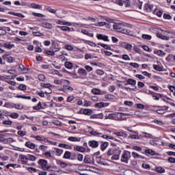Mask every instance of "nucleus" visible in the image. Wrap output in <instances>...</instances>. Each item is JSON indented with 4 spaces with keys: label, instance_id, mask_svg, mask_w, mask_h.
<instances>
[{
    "label": "nucleus",
    "instance_id": "obj_1",
    "mask_svg": "<svg viewBox=\"0 0 175 175\" xmlns=\"http://www.w3.org/2000/svg\"><path fill=\"white\" fill-rule=\"evenodd\" d=\"M122 150L120 148H110L107 152V157H111L112 161H120V157L121 156Z\"/></svg>",
    "mask_w": 175,
    "mask_h": 175
},
{
    "label": "nucleus",
    "instance_id": "obj_2",
    "mask_svg": "<svg viewBox=\"0 0 175 175\" xmlns=\"http://www.w3.org/2000/svg\"><path fill=\"white\" fill-rule=\"evenodd\" d=\"M105 118L106 120H115L116 121H121V120H122V113L120 112L109 113L106 115Z\"/></svg>",
    "mask_w": 175,
    "mask_h": 175
},
{
    "label": "nucleus",
    "instance_id": "obj_3",
    "mask_svg": "<svg viewBox=\"0 0 175 175\" xmlns=\"http://www.w3.org/2000/svg\"><path fill=\"white\" fill-rule=\"evenodd\" d=\"M132 158V155L131 154V152L128 150H124L122 154L120 161L123 163H129V159Z\"/></svg>",
    "mask_w": 175,
    "mask_h": 175
},
{
    "label": "nucleus",
    "instance_id": "obj_4",
    "mask_svg": "<svg viewBox=\"0 0 175 175\" xmlns=\"http://www.w3.org/2000/svg\"><path fill=\"white\" fill-rule=\"evenodd\" d=\"M124 85H132L133 87H135V88L124 87V90H132L133 91L134 90H136V80L133 79H129L126 80V83H124Z\"/></svg>",
    "mask_w": 175,
    "mask_h": 175
},
{
    "label": "nucleus",
    "instance_id": "obj_5",
    "mask_svg": "<svg viewBox=\"0 0 175 175\" xmlns=\"http://www.w3.org/2000/svg\"><path fill=\"white\" fill-rule=\"evenodd\" d=\"M38 165L40 166L42 170H50V165H47V160L40 159L38 161Z\"/></svg>",
    "mask_w": 175,
    "mask_h": 175
},
{
    "label": "nucleus",
    "instance_id": "obj_6",
    "mask_svg": "<svg viewBox=\"0 0 175 175\" xmlns=\"http://www.w3.org/2000/svg\"><path fill=\"white\" fill-rule=\"evenodd\" d=\"M130 0H126V1H122V0H113L114 3H116V5H119V6H123L125 5L126 8H129L131 6V2Z\"/></svg>",
    "mask_w": 175,
    "mask_h": 175
},
{
    "label": "nucleus",
    "instance_id": "obj_7",
    "mask_svg": "<svg viewBox=\"0 0 175 175\" xmlns=\"http://www.w3.org/2000/svg\"><path fill=\"white\" fill-rule=\"evenodd\" d=\"M121 22H119L118 23H114L113 25V28L114 31H116V32H120V33H122L124 31V28L121 27Z\"/></svg>",
    "mask_w": 175,
    "mask_h": 175
},
{
    "label": "nucleus",
    "instance_id": "obj_8",
    "mask_svg": "<svg viewBox=\"0 0 175 175\" xmlns=\"http://www.w3.org/2000/svg\"><path fill=\"white\" fill-rule=\"evenodd\" d=\"M157 107L159 109L156 111V113H157V114H165V111L167 110H169V107L167 106H158Z\"/></svg>",
    "mask_w": 175,
    "mask_h": 175
},
{
    "label": "nucleus",
    "instance_id": "obj_9",
    "mask_svg": "<svg viewBox=\"0 0 175 175\" xmlns=\"http://www.w3.org/2000/svg\"><path fill=\"white\" fill-rule=\"evenodd\" d=\"M19 161H21V163L22 165H28V161H29L28 155L26 156L24 154H21L19 156Z\"/></svg>",
    "mask_w": 175,
    "mask_h": 175
},
{
    "label": "nucleus",
    "instance_id": "obj_10",
    "mask_svg": "<svg viewBox=\"0 0 175 175\" xmlns=\"http://www.w3.org/2000/svg\"><path fill=\"white\" fill-rule=\"evenodd\" d=\"M88 146L92 148H98V147H99V142L96 140H90L88 142Z\"/></svg>",
    "mask_w": 175,
    "mask_h": 175
},
{
    "label": "nucleus",
    "instance_id": "obj_11",
    "mask_svg": "<svg viewBox=\"0 0 175 175\" xmlns=\"http://www.w3.org/2000/svg\"><path fill=\"white\" fill-rule=\"evenodd\" d=\"M90 134L92 135V136H95L96 137H103V139H105V135L98 131H92L90 132Z\"/></svg>",
    "mask_w": 175,
    "mask_h": 175
},
{
    "label": "nucleus",
    "instance_id": "obj_12",
    "mask_svg": "<svg viewBox=\"0 0 175 175\" xmlns=\"http://www.w3.org/2000/svg\"><path fill=\"white\" fill-rule=\"evenodd\" d=\"M97 39L100 40H104V42H110V40H109V36H105L103 34H96Z\"/></svg>",
    "mask_w": 175,
    "mask_h": 175
},
{
    "label": "nucleus",
    "instance_id": "obj_13",
    "mask_svg": "<svg viewBox=\"0 0 175 175\" xmlns=\"http://www.w3.org/2000/svg\"><path fill=\"white\" fill-rule=\"evenodd\" d=\"M60 91H62V92H68V91H73V88L69 86V85H63L62 88H60Z\"/></svg>",
    "mask_w": 175,
    "mask_h": 175
},
{
    "label": "nucleus",
    "instance_id": "obj_14",
    "mask_svg": "<svg viewBox=\"0 0 175 175\" xmlns=\"http://www.w3.org/2000/svg\"><path fill=\"white\" fill-rule=\"evenodd\" d=\"M154 9V5L152 4L146 3L144 5V10L148 12H150Z\"/></svg>",
    "mask_w": 175,
    "mask_h": 175
},
{
    "label": "nucleus",
    "instance_id": "obj_15",
    "mask_svg": "<svg viewBox=\"0 0 175 175\" xmlns=\"http://www.w3.org/2000/svg\"><path fill=\"white\" fill-rule=\"evenodd\" d=\"M107 147H109V142H102L100 146V148L101 150V151H105V150H106V148H107Z\"/></svg>",
    "mask_w": 175,
    "mask_h": 175
},
{
    "label": "nucleus",
    "instance_id": "obj_16",
    "mask_svg": "<svg viewBox=\"0 0 175 175\" xmlns=\"http://www.w3.org/2000/svg\"><path fill=\"white\" fill-rule=\"evenodd\" d=\"M113 135H116V136H118V137H128V134L120 131V132H115L113 133Z\"/></svg>",
    "mask_w": 175,
    "mask_h": 175
},
{
    "label": "nucleus",
    "instance_id": "obj_17",
    "mask_svg": "<svg viewBox=\"0 0 175 175\" xmlns=\"http://www.w3.org/2000/svg\"><path fill=\"white\" fill-rule=\"evenodd\" d=\"M41 27L46 28L47 29H51V28H53V25L50 23L44 22L41 23Z\"/></svg>",
    "mask_w": 175,
    "mask_h": 175
},
{
    "label": "nucleus",
    "instance_id": "obj_18",
    "mask_svg": "<svg viewBox=\"0 0 175 175\" xmlns=\"http://www.w3.org/2000/svg\"><path fill=\"white\" fill-rule=\"evenodd\" d=\"M25 146L31 150H35V147H36V145L31 142H27Z\"/></svg>",
    "mask_w": 175,
    "mask_h": 175
},
{
    "label": "nucleus",
    "instance_id": "obj_19",
    "mask_svg": "<svg viewBox=\"0 0 175 175\" xmlns=\"http://www.w3.org/2000/svg\"><path fill=\"white\" fill-rule=\"evenodd\" d=\"M75 151H79V152H85V148L80 146H77L74 147Z\"/></svg>",
    "mask_w": 175,
    "mask_h": 175
},
{
    "label": "nucleus",
    "instance_id": "obj_20",
    "mask_svg": "<svg viewBox=\"0 0 175 175\" xmlns=\"http://www.w3.org/2000/svg\"><path fill=\"white\" fill-rule=\"evenodd\" d=\"M56 163H57V165L60 166V167H63V168H65V167H66V166H68V163H66L61 160H57Z\"/></svg>",
    "mask_w": 175,
    "mask_h": 175
},
{
    "label": "nucleus",
    "instance_id": "obj_21",
    "mask_svg": "<svg viewBox=\"0 0 175 175\" xmlns=\"http://www.w3.org/2000/svg\"><path fill=\"white\" fill-rule=\"evenodd\" d=\"M56 23L57 24H59V25H68V27L72 26V23L70 22L57 21Z\"/></svg>",
    "mask_w": 175,
    "mask_h": 175
},
{
    "label": "nucleus",
    "instance_id": "obj_22",
    "mask_svg": "<svg viewBox=\"0 0 175 175\" xmlns=\"http://www.w3.org/2000/svg\"><path fill=\"white\" fill-rule=\"evenodd\" d=\"M78 73H79V75H81L82 76H88V72L84 68H79Z\"/></svg>",
    "mask_w": 175,
    "mask_h": 175
},
{
    "label": "nucleus",
    "instance_id": "obj_23",
    "mask_svg": "<svg viewBox=\"0 0 175 175\" xmlns=\"http://www.w3.org/2000/svg\"><path fill=\"white\" fill-rule=\"evenodd\" d=\"M122 33H124V35H129V36H135V35L133 34V31L129 29H124Z\"/></svg>",
    "mask_w": 175,
    "mask_h": 175
},
{
    "label": "nucleus",
    "instance_id": "obj_24",
    "mask_svg": "<svg viewBox=\"0 0 175 175\" xmlns=\"http://www.w3.org/2000/svg\"><path fill=\"white\" fill-rule=\"evenodd\" d=\"M5 114H7V116H9V117H10V118H18V113H16V112H13V113H6Z\"/></svg>",
    "mask_w": 175,
    "mask_h": 175
},
{
    "label": "nucleus",
    "instance_id": "obj_25",
    "mask_svg": "<svg viewBox=\"0 0 175 175\" xmlns=\"http://www.w3.org/2000/svg\"><path fill=\"white\" fill-rule=\"evenodd\" d=\"M160 31H161V32H164V33H168V38H171V39H174L175 38V33H172L170 31H165L163 29H161Z\"/></svg>",
    "mask_w": 175,
    "mask_h": 175
},
{
    "label": "nucleus",
    "instance_id": "obj_26",
    "mask_svg": "<svg viewBox=\"0 0 175 175\" xmlns=\"http://www.w3.org/2000/svg\"><path fill=\"white\" fill-rule=\"evenodd\" d=\"M81 33H83V35H86L87 36H90V38H94V33L88 32L86 29H82Z\"/></svg>",
    "mask_w": 175,
    "mask_h": 175
},
{
    "label": "nucleus",
    "instance_id": "obj_27",
    "mask_svg": "<svg viewBox=\"0 0 175 175\" xmlns=\"http://www.w3.org/2000/svg\"><path fill=\"white\" fill-rule=\"evenodd\" d=\"M91 92H92L94 94V95H101V94H103V93H101L100 90H99L98 88L92 89Z\"/></svg>",
    "mask_w": 175,
    "mask_h": 175
},
{
    "label": "nucleus",
    "instance_id": "obj_28",
    "mask_svg": "<svg viewBox=\"0 0 175 175\" xmlns=\"http://www.w3.org/2000/svg\"><path fill=\"white\" fill-rule=\"evenodd\" d=\"M123 47H124V49H126V50H127L128 51H131V50H132V44L126 43V42H124V45Z\"/></svg>",
    "mask_w": 175,
    "mask_h": 175
},
{
    "label": "nucleus",
    "instance_id": "obj_29",
    "mask_svg": "<svg viewBox=\"0 0 175 175\" xmlns=\"http://www.w3.org/2000/svg\"><path fill=\"white\" fill-rule=\"evenodd\" d=\"M154 54H157L159 57H165L166 55V53L163 52L162 50H158L155 51Z\"/></svg>",
    "mask_w": 175,
    "mask_h": 175
},
{
    "label": "nucleus",
    "instance_id": "obj_30",
    "mask_svg": "<svg viewBox=\"0 0 175 175\" xmlns=\"http://www.w3.org/2000/svg\"><path fill=\"white\" fill-rule=\"evenodd\" d=\"M146 154H148V155H157V152L152 150V149H146L145 150Z\"/></svg>",
    "mask_w": 175,
    "mask_h": 175
},
{
    "label": "nucleus",
    "instance_id": "obj_31",
    "mask_svg": "<svg viewBox=\"0 0 175 175\" xmlns=\"http://www.w3.org/2000/svg\"><path fill=\"white\" fill-rule=\"evenodd\" d=\"M98 45L103 47V49H105V50H111V46H110V45L102 43H98Z\"/></svg>",
    "mask_w": 175,
    "mask_h": 175
},
{
    "label": "nucleus",
    "instance_id": "obj_32",
    "mask_svg": "<svg viewBox=\"0 0 175 175\" xmlns=\"http://www.w3.org/2000/svg\"><path fill=\"white\" fill-rule=\"evenodd\" d=\"M55 150L56 155L57 157H61V155H62V154H64V150H62V149L55 148Z\"/></svg>",
    "mask_w": 175,
    "mask_h": 175
},
{
    "label": "nucleus",
    "instance_id": "obj_33",
    "mask_svg": "<svg viewBox=\"0 0 175 175\" xmlns=\"http://www.w3.org/2000/svg\"><path fill=\"white\" fill-rule=\"evenodd\" d=\"M72 155V153L69 151H66L64 156H63V158L64 159H70V157Z\"/></svg>",
    "mask_w": 175,
    "mask_h": 175
},
{
    "label": "nucleus",
    "instance_id": "obj_34",
    "mask_svg": "<svg viewBox=\"0 0 175 175\" xmlns=\"http://www.w3.org/2000/svg\"><path fill=\"white\" fill-rule=\"evenodd\" d=\"M142 136L143 137H146L147 139H152V135L146 132H142Z\"/></svg>",
    "mask_w": 175,
    "mask_h": 175
},
{
    "label": "nucleus",
    "instance_id": "obj_35",
    "mask_svg": "<svg viewBox=\"0 0 175 175\" xmlns=\"http://www.w3.org/2000/svg\"><path fill=\"white\" fill-rule=\"evenodd\" d=\"M83 114H84L85 116H91L92 114V110L85 109L83 111Z\"/></svg>",
    "mask_w": 175,
    "mask_h": 175
},
{
    "label": "nucleus",
    "instance_id": "obj_36",
    "mask_svg": "<svg viewBox=\"0 0 175 175\" xmlns=\"http://www.w3.org/2000/svg\"><path fill=\"white\" fill-rule=\"evenodd\" d=\"M30 8H32L33 9H42V6L39 4H36L35 3H32L30 4Z\"/></svg>",
    "mask_w": 175,
    "mask_h": 175
},
{
    "label": "nucleus",
    "instance_id": "obj_37",
    "mask_svg": "<svg viewBox=\"0 0 175 175\" xmlns=\"http://www.w3.org/2000/svg\"><path fill=\"white\" fill-rule=\"evenodd\" d=\"M51 172H55L56 173H59V174H65L67 172L66 171H64L61 169H57V170H49Z\"/></svg>",
    "mask_w": 175,
    "mask_h": 175
},
{
    "label": "nucleus",
    "instance_id": "obj_38",
    "mask_svg": "<svg viewBox=\"0 0 175 175\" xmlns=\"http://www.w3.org/2000/svg\"><path fill=\"white\" fill-rule=\"evenodd\" d=\"M155 170L156 172H157V173H165V170L163 167L159 166V167H155Z\"/></svg>",
    "mask_w": 175,
    "mask_h": 175
},
{
    "label": "nucleus",
    "instance_id": "obj_39",
    "mask_svg": "<svg viewBox=\"0 0 175 175\" xmlns=\"http://www.w3.org/2000/svg\"><path fill=\"white\" fill-rule=\"evenodd\" d=\"M44 109V107H42V103L39 102L38 104L36 106L33 107V110H40Z\"/></svg>",
    "mask_w": 175,
    "mask_h": 175
},
{
    "label": "nucleus",
    "instance_id": "obj_40",
    "mask_svg": "<svg viewBox=\"0 0 175 175\" xmlns=\"http://www.w3.org/2000/svg\"><path fill=\"white\" fill-rule=\"evenodd\" d=\"M106 103H98L95 104V107H98V109H102L103 107H106Z\"/></svg>",
    "mask_w": 175,
    "mask_h": 175
},
{
    "label": "nucleus",
    "instance_id": "obj_41",
    "mask_svg": "<svg viewBox=\"0 0 175 175\" xmlns=\"http://www.w3.org/2000/svg\"><path fill=\"white\" fill-rule=\"evenodd\" d=\"M4 47H5V49H8L9 50H12V48L14 47V44H12L10 42H5L4 43Z\"/></svg>",
    "mask_w": 175,
    "mask_h": 175
},
{
    "label": "nucleus",
    "instance_id": "obj_42",
    "mask_svg": "<svg viewBox=\"0 0 175 175\" xmlns=\"http://www.w3.org/2000/svg\"><path fill=\"white\" fill-rule=\"evenodd\" d=\"M5 107H8V109H14L15 104L13 103H7L5 104Z\"/></svg>",
    "mask_w": 175,
    "mask_h": 175
},
{
    "label": "nucleus",
    "instance_id": "obj_43",
    "mask_svg": "<svg viewBox=\"0 0 175 175\" xmlns=\"http://www.w3.org/2000/svg\"><path fill=\"white\" fill-rule=\"evenodd\" d=\"M64 66L67 68V69H72V68H73V64L70 62H66L64 63Z\"/></svg>",
    "mask_w": 175,
    "mask_h": 175
},
{
    "label": "nucleus",
    "instance_id": "obj_44",
    "mask_svg": "<svg viewBox=\"0 0 175 175\" xmlns=\"http://www.w3.org/2000/svg\"><path fill=\"white\" fill-rule=\"evenodd\" d=\"M44 94H51V91H50L49 92H36V94L40 96V98H44Z\"/></svg>",
    "mask_w": 175,
    "mask_h": 175
},
{
    "label": "nucleus",
    "instance_id": "obj_45",
    "mask_svg": "<svg viewBox=\"0 0 175 175\" xmlns=\"http://www.w3.org/2000/svg\"><path fill=\"white\" fill-rule=\"evenodd\" d=\"M27 158L29 161H31V162H35L36 161L37 158L36 157L32 155V154H27Z\"/></svg>",
    "mask_w": 175,
    "mask_h": 175
},
{
    "label": "nucleus",
    "instance_id": "obj_46",
    "mask_svg": "<svg viewBox=\"0 0 175 175\" xmlns=\"http://www.w3.org/2000/svg\"><path fill=\"white\" fill-rule=\"evenodd\" d=\"M92 58H98V57H94L91 53H87L85 55V59H92Z\"/></svg>",
    "mask_w": 175,
    "mask_h": 175
},
{
    "label": "nucleus",
    "instance_id": "obj_47",
    "mask_svg": "<svg viewBox=\"0 0 175 175\" xmlns=\"http://www.w3.org/2000/svg\"><path fill=\"white\" fill-rule=\"evenodd\" d=\"M121 25H123V27H127V28H133V25H131L129 23H126L125 22H120Z\"/></svg>",
    "mask_w": 175,
    "mask_h": 175
},
{
    "label": "nucleus",
    "instance_id": "obj_48",
    "mask_svg": "<svg viewBox=\"0 0 175 175\" xmlns=\"http://www.w3.org/2000/svg\"><path fill=\"white\" fill-rule=\"evenodd\" d=\"M38 79L40 80V81H44V80H46V76H44L43 74H40L38 76Z\"/></svg>",
    "mask_w": 175,
    "mask_h": 175
},
{
    "label": "nucleus",
    "instance_id": "obj_49",
    "mask_svg": "<svg viewBox=\"0 0 175 175\" xmlns=\"http://www.w3.org/2000/svg\"><path fill=\"white\" fill-rule=\"evenodd\" d=\"M14 108L17 110H23V109H24V105L21 104H15Z\"/></svg>",
    "mask_w": 175,
    "mask_h": 175
},
{
    "label": "nucleus",
    "instance_id": "obj_50",
    "mask_svg": "<svg viewBox=\"0 0 175 175\" xmlns=\"http://www.w3.org/2000/svg\"><path fill=\"white\" fill-rule=\"evenodd\" d=\"M153 68L155 70H158L159 72H161V70H162V66H161L160 65L153 64Z\"/></svg>",
    "mask_w": 175,
    "mask_h": 175
},
{
    "label": "nucleus",
    "instance_id": "obj_51",
    "mask_svg": "<svg viewBox=\"0 0 175 175\" xmlns=\"http://www.w3.org/2000/svg\"><path fill=\"white\" fill-rule=\"evenodd\" d=\"M84 68H85V70H86V72H92V70H94V68L88 65L85 66Z\"/></svg>",
    "mask_w": 175,
    "mask_h": 175
},
{
    "label": "nucleus",
    "instance_id": "obj_52",
    "mask_svg": "<svg viewBox=\"0 0 175 175\" xmlns=\"http://www.w3.org/2000/svg\"><path fill=\"white\" fill-rule=\"evenodd\" d=\"M142 38L143 39H146V40H151V39H152L151 36H150L148 34H143Z\"/></svg>",
    "mask_w": 175,
    "mask_h": 175
},
{
    "label": "nucleus",
    "instance_id": "obj_53",
    "mask_svg": "<svg viewBox=\"0 0 175 175\" xmlns=\"http://www.w3.org/2000/svg\"><path fill=\"white\" fill-rule=\"evenodd\" d=\"M132 157H133L135 159H142L143 158L142 156H140L139 154L136 153L135 152H132Z\"/></svg>",
    "mask_w": 175,
    "mask_h": 175
},
{
    "label": "nucleus",
    "instance_id": "obj_54",
    "mask_svg": "<svg viewBox=\"0 0 175 175\" xmlns=\"http://www.w3.org/2000/svg\"><path fill=\"white\" fill-rule=\"evenodd\" d=\"M96 27H105L106 25L105 22H98L94 24Z\"/></svg>",
    "mask_w": 175,
    "mask_h": 175
},
{
    "label": "nucleus",
    "instance_id": "obj_55",
    "mask_svg": "<svg viewBox=\"0 0 175 175\" xmlns=\"http://www.w3.org/2000/svg\"><path fill=\"white\" fill-rule=\"evenodd\" d=\"M3 125H8L10 126L12 124H13V122L12 120H4L2 122Z\"/></svg>",
    "mask_w": 175,
    "mask_h": 175
},
{
    "label": "nucleus",
    "instance_id": "obj_56",
    "mask_svg": "<svg viewBox=\"0 0 175 175\" xmlns=\"http://www.w3.org/2000/svg\"><path fill=\"white\" fill-rule=\"evenodd\" d=\"M66 49V50H68V51H73V46L70 45V44H67L64 47Z\"/></svg>",
    "mask_w": 175,
    "mask_h": 175
},
{
    "label": "nucleus",
    "instance_id": "obj_57",
    "mask_svg": "<svg viewBox=\"0 0 175 175\" xmlns=\"http://www.w3.org/2000/svg\"><path fill=\"white\" fill-rule=\"evenodd\" d=\"M32 14L35 17H46V15H44V14H40V13L32 12Z\"/></svg>",
    "mask_w": 175,
    "mask_h": 175
},
{
    "label": "nucleus",
    "instance_id": "obj_58",
    "mask_svg": "<svg viewBox=\"0 0 175 175\" xmlns=\"http://www.w3.org/2000/svg\"><path fill=\"white\" fill-rule=\"evenodd\" d=\"M129 139H135V140H139V139H140V137L136 135H130L129 136Z\"/></svg>",
    "mask_w": 175,
    "mask_h": 175
},
{
    "label": "nucleus",
    "instance_id": "obj_59",
    "mask_svg": "<svg viewBox=\"0 0 175 175\" xmlns=\"http://www.w3.org/2000/svg\"><path fill=\"white\" fill-rule=\"evenodd\" d=\"M18 89L21 90V91H25L27 90V85L21 84L18 86Z\"/></svg>",
    "mask_w": 175,
    "mask_h": 175
},
{
    "label": "nucleus",
    "instance_id": "obj_60",
    "mask_svg": "<svg viewBox=\"0 0 175 175\" xmlns=\"http://www.w3.org/2000/svg\"><path fill=\"white\" fill-rule=\"evenodd\" d=\"M83 162L84 163H91V159L86 156L83 159Z\"/></svg>",
    "mask_w": 175,
    "mask_h": 175
},
{
    "label": "nucleus",
    "instance_id": "obj_61",
    "mask_svg": "<svg viewBox=\"0 0 175 175\" xmlns=\"http://www.w3.org/2000/svg\"><path fill=\"white\" fill-rule=\"evenodd\" d=\"M54 125H56L57 126H62V122L59 120H55L53 121Z\"/></svg>",
    "mask_w": 175,
    "mask_h": 175
},
{
    "label": "nucleus",
    "instance_id": "obj_62",
    "mask_svg": "<svg viewBox=\"0 0 175 175\" xmlns=\"http://www.w3.org/2000/svg\"><path fill=\"white\" fill-rule=\"evenodd\" d=\"M142 167H143L144 169H146L147 170H150V169H151V167H150V165L146 164V163H142Z\"/></svg>",
    "mask_w": 175,
    "mask_h": 175
},
{
    "label": "nucleus",
    "instance_id": "obj_63",
    "mask_svg": "<svg viewBox=\"0 0 175 175\" xmlns=\"http://www.w3.org/2000/svg\"><path fill=\"white\" fill-rule=\"evenodd\" d=\"M33 35L34 36H38V37L44 36L43 33H40V31H38V32L33 31Z\"/></svg>",
    "mask_w": 175,
    "mask_h": 175
},
{
    "label": "nucleus",
    "instance_id": "obj_64",
    "mask_svg": "<svg viewBox=\"0 0 175 175\" xmlns=\"http://www.w3.org/2000/svg\"><path fill=\"white\" fill-rule=\"evenodd\" d=\"M17 133L21 137H23L25 136V135H27V132L23 131H18Z\"/></svg>",
    "mask_w": 175,
    "mask_h": 175
}]
</instances>
